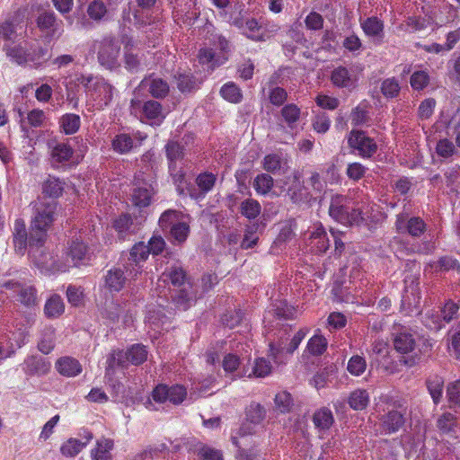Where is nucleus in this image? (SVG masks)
Listing matches in <instances>:
<instances>
[{
	"instance_id": "obj_45",
	"label": "nucleus",
	"mask_w": 460,
	"mask_h": 460,
	"mask_svg": "<svg viewBox=\"0 0 460 460\" xmlns=\"http://www.w3.org/2000/svg\"><path fill=\"white\" fill-rule=\"evenodd\" d=\"M152 199L151 190L148 188H136L132 193V203L138 208H146L150 205Z\"/></svg>"
},
{
	"instance_id": "obj_41",
	"label": "nucleus",
	"mask_w": 460,
	"mask_h": 460,
	"mask_svg": "<svg viewBox=\"0 0 460 460\" xmlns=\"http://www.w3.org/2000/svg\"><path fill=\"white\" fill-rule=\"evenodd\" d=\"M245 36L256 42L265 41L267 37L263 32H261V26L259 24V22L255 18H251L246 20L245 22Z\"/></svg>"
},
{
	"instance_id": "obj_33",
	"label": "nucleus",
	"mask_w": 460,
	"mask_h": 460,
	"mask_svg": "<svg viewBox=\"0 0 460 460\" xmlns=\"http://www.w3.org/2000/svg\"><path fill=\"white\" fill-rule=\"evenodd\" d=\"M220 95L224 100L231 103H240L243 101V93L240 87L234 82H227L222 85Z\"/></svg>"
},
{
	"instance_id": "obj_58",
	"label": "nucleus",
	"mask_w": 460,
	"mask_h": 460,
	"mask_svg": "<svg viewBox=\"0 0 460 460\" xmlns=\"http://www.w3.org/2000/svg\"><path fill=\"white\" fill-rule=\"evenodd\" d=\"M313 128L317 133H326L331 126V119L325 112L316 114L313 119Z\"/></svg>"
},
{
	"instance_id": "obj_14",
	"label": "nucleus",
	"mask_w": 460,
	"mask_h": 460,
	"mask_svg": "<svg viewBox=\"0 0 460 460\" xmlns=\"http://www.w3.org/2000/svg\"><path fill=\"white\" fill-rule=\"evenodd\" d=\"M306 332L303 330H299L291 339L288 345L286 346L282 340L279 341L277 343L271 342L270 343V356L274 359H277L279 355L283 353L293 354L294 351L298 348L301 341L305 339Z\"/></svg>"
},
{
	"instance_id": "obj_42",
	"label": "nucleus",
	"mask_w": 460,
	"mask_h": 460,
	"mask_svg": "<svg viewBox=\"0 0 460 460\" xmlns=\"http://www.w3.org/2000/svg\"><path fill=\"white\" fill-rule=\"evenodd\" d=\"M261 211V204L253 199H246L240 205L242 216L248 219H255Z\"/></svg>"
},
{
	"instance_id": "obj_15",
	"label": "nucleus",
	"mask_w": 460,
	"mask_h": 460,
	"mask_svg": "<svg viewBox=\"0 0 460 460\" xmlns=\"http://www.w3.org/2000/svg\"><path fill=\"white\" fill-rule=\"evenodd\" d=\"M347 203L348 198L346 196L336 194L332 197L329 207L330 217L342 225H347L349 220V207Z\"/></svg>"
},
{
	"instance_id": "obj_39",
	"label": "nucleus",
	"mask_w": 460,
	"mask_h": 460,
	"mask_svg": "<svg viewBox=\"0 0 460 460\" xmlns=\"http://www.w3.org/2000/svg\"><path fill=\"white\" fill-rule=\"evenodd\" d=\"M457 426L458 421L456 417L450 412H444L437 420V427L443 434L455 433Z\"/></svg>"
},
{
	"instance_id": "obj_32",
	"label": "nucleus",
	"mask_w": 460,
	"mask_h": 460,
	"mask_svg": "<svg viewBox=\"0 0 460 460\" xmlns=\"http://www.w3.org/2000/svg\"><path fill=\"white\" fill-rule=\"evenodd\" d=\"M217 180V174L210 172H203L197 175L195 182L202 197L214 189Z\"/></svg>"
},
{
	"instance_id": "obj_64",
	"label": "nucleus",
	"mask_w": 460,
	"mask_h": 460,
	"mask_svg": "<svg viewBox=\"0 0 460 460\" xmlns=\"http://www.w3.org/2000/svg\"><path fill=\"white\" fill-rule=\"evenodd\" d=\"M296 313V309L293 306L288 305L286 301H280L275 308V314L279 319H294Z\"/></svg>"
},
{
	"instance_id": "obj_28",
	"label": "nucleus",
	"mask_w": 460,
	"mask_h": 460,
	"mask_svg": "<svg viewBox=\"0 0 460 460\" xmlns=\"http://www.w3.org/2000/svg\"><path fill=\"white\" fill-rule=\"evenodd\" d=\"M65 311L63 299L58 295H52L45 303L44 314L49 319L59 317Z\"/></svg>"
},
{
	"instance_id": "obj_51",
	"label": "nucleus",
	"mask_w": 460,
	"mask_h": 460,
	"mask_svg": "<svg viewBox=\"0 0 460 460\" xmlns=\"http://www.w3.org/2000/svg\"><path fill=\"white\" fill-rule=\"evenodd\" d=\"M327 348V341L323 336L314 335L307 342L306 349L310 354L320 356Z\"/></svg>"
},
{
	"instance_id": "obj_5",
	"label": "nucleus",
	"mask_w": 460,
	"mask_h": 460,
	"mask_svg": "<svg viewBox=\"0 0 460 460\" xmlns=\"http://www.w3.org/2000/svg\"><path fill=\"white\" fill-rule=\"evenodd\" d=\"M115 270L110 269L103 276L99 285L98 294L96 296V304L102 314H106L110 317L111 310L115 305Z\"/></svg>"
},
{
	"instance_id": "obj_13",
	"label": "nucleus",
	"mask_w": 460,
	"mask_h": 460,
	"mask_svg": "<svg viewBox=\"0 0 460 460\" xmlns=\"http://www.w3.org/2000/svg\"><path fill=\"white\" fill-rule=\"evenodd\" d=\"M13 244L18 255L23 256L26 251L29 252V233L22 218H17L13 223Z\"/></svg>"
},
{
	"instance_id": "obj_22",
	"label": "nucleus",
	"mask_w": 460,
	"mask_h": 460,
	"mask_svg": "<svg viewBox=\"0 0 460 460\" xmlns=\"http://www.w3.org/2000/svg\"><path fill=\"white\" fill-rule=\"evenodd\" d=\"M172 301L176 307L183 311L192 306L197 301V294L193 288V284L181 288L173 296Z\"/></svg>"
},
{
	"instance_id": "obj_59",
	"label": "nucleus",
	"mask_w": 460,
	"mask_h": 460,
	"mask_svg": "<svg viewBox=\"0 0 460 460\" xmlns=\"http://www.w3.org/2000/svg\"><path fill=\"white\" fill-rule=\"evenodd\" d=\"M323 17L322 14L312 11L310 12L305 19V24L307 30L310 31H320L323 28Z\"/></svg>"
},
{
	"instance_id": "obj_29",
	"label": "nucleus",
	"mask_w": 460,
	"mask_h": 460,
	"mask_svg": "<svg viewBox=\"0 0 460 460\" xmlns=\"http://www.w3.org/2000/svg\"><path fill=\"white\" fill-rule=\"evenodd\" d=\"M55 347V328L51 325L45 326L40 333L38 349L43 354H49Z\"/></svg>"
},
{
	"instance_id": "obj_9",
	"label": "nucleus",
	"mask_w": 460,
	"mask_h": 460,
	"mask_svg": "<svg viewBox=\"0 0 460 460\" xmlns=\"http://www.w3.org/2000/svg\"><path fill=\"white\" fill-rule=\"evenodd\" d=\"M404 290L402 296V305L409 310L418 308L421 300L419 277L407 275L403 280Z\"/></svg>"
},
{
	"instance_id": "obj_25",
	"label": "nucleus",
	"mask_w": 460,
	"mask_h": 460,
	"mask_svg": "<svg viewBox=\"0 0 460 460\" xmlns=\"http://www.w3.org/2000/svg\"><path fill=\"white\" fill-rule=\"evenodd\" d=\"M65 182L59 178L49 175L42 183V194L51 199L59 198L64 191Z\"/></svg>"
},
{
	"instance_id": "obj_55",
	"label": "nucleus",
	"mask_w": 460,
	"mask_h": 460,
	"mask_svg": "<svg viewBox=\"0 0 460 460\" xmlns=\"http://www.w3.org/2000/svg\"><path fill=\"white\" fill-rule=\"evenodd\" d=\"M107 13L106 5L102 1L94 0L88 5L87 13L89 17L95 21L102 20Z\"/></svg>"
},
{
	"instance_id": "obj_16",
	"label": "nucleus",
	"mask_w": 460,
	"mask_h": 460,
	"mask_svg": "<svg viewBox=\"0 0 460 460\" xmlns=\"http://www.w3.org/2000/svg\"><path fill=\"white\" fill-rule=\"evenodd\" d=\"M67 256L75 267L85 265L91 260L88 245L79 239L71 241Z\"/></svg>"
},
{
	"instance_id": "obj_48",
	"label": "nucleus",
	"mask_w": 460,
	"mask_h": 460,
	"mask_svg": "<svg viewBox=\"0 0 460 460\" xmlns=\"http://www.w3.org/2000/svg\"><path fill=\"white\" fill-rule=\"evenodd\" d=\"M258 227V224H252L246 226L244 236L241 243L242 249H251L257 244L259 240V236L257 235Z\"/></svg>"
},
{
	"instance_id": "obj_36",
	"label": "nucleus",
	"mask_w": 460,
	"mask_h": 460,
	"mask_svg": "<svg viewBox=\"0 0 460 460\" xmlns=\"http://www.w3.org/2000/svg\"><path fill=\"white\" fill-rule=\"evenodd\" d=\"M59 124L66 135H73L79 130L81 119L75 113H66L60 118Z\"/></svg>"
},
{
	"instance_id": "obj_19",
	"label": "nucleus",
	"mask_w": 460,
	"mask_h": 460,
	"mask_svg": "<svg viewBox=\"0 0 460 460\" xmlns=\"http://www.w3.org/2000/svg\"><path fill=\"white\" fill-rule=\"evenodd\" d=\"M57 371L64 376L74 377L81 374L83 368L80 362L72 357H61L56 362Z\"/></svg>"
},
{
	"instance_id": "obj_27",
	"label": "nucleus",
	"mask_w": 460,
	"mask_h": 460,
	"mask_svg": "<svg viewBox=\"0 0 460 460\" xmlns=\"http://www.w3.org/2000/svg\"><path fill=\"white\" fill-rule=\"evenodd\" d=\"M164 149L169 170H175L176 162L183 158V146L177 141L170 140L165 145Z\"/></svg>"
},
{
	"instance_id": "obj_60",
	"label": "nucleus",
	"mask_w": 460,
	"mask_h": 460,
	"mask_svg": "<svg viewBox=\"0 0 460 460\" xmlns=\"http://www.w3.org/2000/svg\"><path fill=\"white\" fill-rule=\"evenodd\" d=\"M243 318V312L242 310H234L226 313L222 318V323L230 329L239 325Z\"/></svg>"
},
{
	"instance_id": "obj_63",
	"label": "nucleus",
	"mask_w": 460,
	"mask_h": 460,
	"mask_svg": "<svg viewBox=\"0 0 460 460\" xmlns=\"http://www.w3.org/2000/svg\"><path fill=\"white\" fill-rule=\"evenodd\" d=\"M436 152L440 157L448 158L455 154L456 146L454 143L447 138L440 139L437 144Z\"/></svg>"
},
{
	"instance_id": "obj_20",
	"label": "nucleus",
	"mask_w": 460,
	"mask_h": 460,
	"mask_svg": "<svg viewBox=\"0 0 460 460\" xmlns=\"http://www.w3.org/2000/svg\"><path fill=\"white\" fill-rule=\"evenodd\" d=\"M146 137V134L139 131L134 134V137L128 134L117 135V152L121 154L128 153L134 147L141 146Z\"/></svg>"
},
{
	"instance_id": "obj_1",
	"label": "nucleus",
	"mask_w": 460,
	"mask_h": 460,
	"mask_svg": "<svg viewBox=\"0 0 460 460\" xmlns=\"http://www.w3.org/2000/svg\"><path fill=\"white\" fill-rule=\"evenodd\" d=\"M58 202L40 201L33 207V216L29 228V256L44 247L48 238V231L56 219Z\"/></svg>"
},
{
	"instance_id": "obj_10",
	"label": "nucleus",
	"mask_w": 460,
	"mask_h": 460,
	"mask_svg": "<svg viewBox=\"0 0 460 460\" xmlns=\"http://www.w3.org/2000/svg\"><path fill=\"white\" fill-rule=\"evenodd\" d=\"M148 351L142 344H133L126 351L117 352V364L128 363L134 366L142 365L147 359Z\"/></svg>"
},
{
	"instance_id": "obj_3",
	"label": "nucleus",
	"mask_w": 460,
	"mask_h": 460,
	"mask_svg": "<svg viewBox=\"0 0 460 460\" xmlns=\"http://www.w3.org/2000/svg\"><path fill=\"white\" fill-rule=\"evenodd\" d=\"M150 254L147 245L139 242L131 248L128 263L123 265L125 271L117 270V291L124 287L126 280H132L141 272V263L145 262Z\"/></svg>"
},
{
	"instance_id": "obj_26",
	"label": "nucleus",
	"mask_w": 460,
	"mask_h": 460,
	"mask_svg": "<svg viewBox=\"0 0 460 460\" xmlns=\"http://www.w3.org/2000/svg\"><path fill=\"white\" fill-rule=\"evenodd\" d=\"M137 231L133 225L132 217L128 214H123L117 218V238L126 240Z\"/></svg>"
},
{
	"instance_id": "obj_54",
	"label": "nucleus",
	"mask_w": 460,
	"mask_h": 460,
	"mask_svg": "<svg viewBox=\"0 0 460 460\" xmlns=\"http://www.w3.org/2000/svg\"><path fill=\"white\" fill-rule=\"evenodd\" d=\"M429 83V75L428 72L420 70L415 71L410 79L411 86L415 91L423 90Z\"/></svg>"
},
{
	"instance_id": "obj_61",
	"label": "nucleus",
	"mask_w": 460,
	"mask_h": 460,
	"mask_svg": "<svg viewBox=\"0 0 460 460\" xmlns=\"http://www.w3.org/2000/svg\"><path fill=\"white\" fill-rule=\"evenodd\" d=\"M281 168V157L278 154H269L263 158V169L269 172L276 173Z\"/></svg>"
},
{
	"instance_id": "obj_2",
	"label": "nucleus",
	"mask_w": 460,
	"mask_h": 460,
	"mask_svg": "<svg viewBox=\"0 0 460 460\" xmlns=\"http://www.w3.org/2000/svg\"><path fill=\"white\" fill-rule=\"evenodd\" d=\"M379 413V429L384 435H392L402 429L406 423V408L389 395H381L376 403Z\"/></svg>"
},
{
	"instance_id": "obj_4",
	"label": "nucleus",
	"mask_w": 460,
	"mask_h": 460,
	"mask_svg": "<svg viewBox=\"0 0 460 460\" xmlns=\"http://www.w3.org/2000/svg\"><path fill=\"white\" fill-rule=\"evenodd\" d=\"M6 56L13 63L19 66H27L35 69L40 68L48 60L46 58L48 49L42 46L33 48L32 46L29 49H25L22 45H16L9 47L6 49Z\"/></svg>"
},
{
	"instance_id": "obj_50",
	"label": "nucleus",
	"mask_w": 460,
	"mask_h": 460,
	"mask_svg": "<svg viewBox=\"0 0 460 460\" xmlns=\"http://www.w3.org/2000/svg\"><path fill=\"white\" fill-rule=\"evenodd\" d=\"M253 187L257 193L265 195L273 187V178L267 173L258 174L254 179Z\"/></svg>"
},
{
	"instance_id": "obj_8",
	"label": "nucleus",
	"mask_w": 460,
	"mask_h": 460,
	"mask_svg": "<svg viewBox=\"0 0 460 460\" xmlns=\"http://www.w3.org/2000/svg\"><path fill=\"white\" fill-rule=\"evenodd\" d=\"M348 144L350 148L357 150L358 155L363 158L371 157L377 150L376 141L361 130H351Z\"/></svg>"
},
{
	"instance_id": "obj_47",
	"label": "nucleus",
	"mask_w": 460,
	"mask_h": 460,
	"mask_svg": "<svg viewBox=\"0 0 460 460\" xmlns=\"http://www.w3.org/2000/svg\"><path fill=\"white\" fill-rule=\"evenodd\" d=\"M85 446L86 443H83L79 439L69 438L62 444L60 451L63 456L73 457L78 455Z\"/></svg>"
},
{
	"instance_id": "obj_21",
	"label": "nucleus",
	"mask_w": 460,
	"mask_h": 460,
	"mask_svg": "<svg viewBox=\"0 0 460 460\" xmlns=\"http://www.w3.org/2000/svg\"><path fill=\"white\" fill-rule=\"evenodd\" d=\"M393 336L394 348L398 353L408 354L415 349L416 341L411 332L402 331L394 333Z\"/></svg>"
},
{
	"instance_id": "obj_49",
	"label": "nucleus",
	"mask_w": 460,
	"mask_h": 460,
	"mask_svg": "<svg viewBox=\"0 0 460 460\" xmlns=\"http://www.w3.org/2000/svg\"><path fill=\"white\" fill-rule=\"evenodd\" d=\"M367 369V361L365 358L359 355L352 356L347 365V370L354 376H361Z\"/></svg>"
},
{
	"instance_id": "obj_57",
	"label": "nucleus",
	"mask_w": 460,
	"mask_h": 460,
	"mask_svg": "<svg viewBox=\"0 0 460 460\" xmlns=\"http://www.w3.org/2000/svg\"><path fill=\"white\" fill-rule=\"evenodd\" d=\"M288 99L287 91L279 86H274L269 91V101L274 106H282Z\"/></svg>"
},
{
	"instance_id": "obj_12",
	"label": "nucleus",
	"mask_w": 460,
	"mask_h": 460,
	"mask_svg": "<svg viewBox=\"0 0 460 460\" xmlns=\"http://www.w3.org/2000/svg\"><path fill=\"white\" fill-rule=\"evenodd\" d=\"M360 28L364 34L375 44H381L385 38V23L377 16H370L360 20Z\"/></svg>"
},
{
	"instance_id": "obj_52",
	"label": "nucleus",
	"mask_w": 460,
	"mask_h": 460,
	"mask_svg": "<svg viewBox=\"0 0 460 460\" xmlns=\"http://www.w3.org/2000/svg\"><path fill=\"white\" fill-rule=\"evenodd\" d=\"M18 300L23 305L33 306L37 301V291L31 286H22L18 293Z\"/></svg>"
},
{
	"instance_id": "obj_24",
	"label": "nucleus",
	"mask_w": 460,
	"mask_h": 460,
	"mask_svg": "<svg viewBox=\"0 0 460 460\" xmlns=\"http://www.w3.org/2000/svg\"><path fill=\"white\" fill-rule=\"evenodd\" d=\"M332 83L339 88H349L354 86L355 80L352 77L349 69L345 66H340L334 68L331 75Z\"/></svg>"
},
{
	"instance_id": "obj_11",
	"label": "nucleus",
	"mask_w": 460,
	"mask_h": 460,
	"mask_svg": "<svg viewBox=\"0 0 460 460\" xmlns=\"http://www.w3.org/2000/svg\"><path fill=\"white\" fill-rule=\"evenodd\" d=\"M100 64L107 69L115 67V43L112 36L105 37L95 45Z\"/></svg>"
},
{
	"instance_id": "obj_38",
	"label": "nucleus",
	"mask_w": 460,
	"mask_h": 460,
	"mask_svg": "<svg viewBox=\"0 0 460 460\" xmlns=\"http://www.w3.org/2000/svg\"><path fill=\"white\" fill-rule=\"evenodd\" d=\"M190 232V225L186 222H176L170 227V234L174 244L183 243L187 240Z\"/></svg>"
},
{
	"instance_id": "obj_34",
	"label": "nucleus",
	"mask_w": 460,
	"mask_h": 460,
	"mask_svg": "<svg viewBox=\"0 0 460 460\" xmlns=\"http://www.w3.org/2000/svg\"><path fill=\"white\" fill-rule=\"evenodd\" d=\"M313 422L317 429H329L334 422L332 411L326 407L317 410L314 413Z\"/></svg>"
},
{
	"instance_id": "obj_6",
	"label": "nucleus",
	"mask_w": 460,
	"mask_h": 460,
	"mask_svg": "<svg viewBox=\"0 0 460 460\" xmlns=\"http://www.w3.org/2000/svg\"><path fill=\"white\" fill-rule=\"evenodd\" d=\"M394 227L400 234H408L413 238H420L427 230V224L420 217H409L407 213L402 212L396 215Z\"/></svg>"
},
{
	"instance_id": "obj_43",
	"label": "nucleus",
	"mask_w": 460,
	"mask_h": 460,
	"mask_svg": "<svg viewBox=\"0 0 460 460\" xmlns=\"http://www.w3.org/2000/svg\"><path fill=\"white\" fill-rule=\"evenodd\" d=\"M74 154L73 148L66 143L57 144L51 151L54 162L61 164L70 160Z\"/></svg>"
},
{
	"instance_id": "obj_35",
	"label": "nucleus",
	"mask_w": 460,
	"mask_h": 460,
	"mask_svg": "<svg viewBox=\"0 0 460 460\" xmlns=\"http://www.w3.org/2000/svg\"><path fill=\"white\" fill-rule=\"evenodd\" d=\"M280 114L288 127L293 129L300 119L301 110L296 104L288 103L282 107Z\"/></svg>"
},
{
	"instance_id": "obj_7",
	"label": "nucleus",
	"mask_w": 460,
	"mask_h": 460,
	"mask_svg": "<svg viewBox=\"0 0 460 460\" xmlns=\"http://www.w3.org/2000/svg\"><path fill=\"white\" fill-rule=\"evenodd\" d=\"M187 397V389L181 385L169 386L164 384L157 385L152 391L151 398L158 403L170 402L174 405L181 404Z\"/></svg>"
},
{
	"instance_id": "obj_17",
	"label": "nucleus",
	"mask_w": 460,
	"mask_h": 460,
	"mask_svg": "<svg viewBox=\"0 0 460 460\" xmlns=\"http://www.w3.org/2000/svg\"><path fill=\"white\" fill-rule=\"evenodd\" d=\"M163 276L174 288H181L192 284L191 278L181 266H171L164 272Z\"/></svg>"
},
{
	"instance_id": "obj_37",
	"label": "nucleus",
	"mask_w": 460,
	"mask_h": 460,
	"mask_svg": "<svg viewBox=\"0 0 460 460\" xmlns=\"http://www.w3.org/2000/svg\"><path fill=\"white\" fill-rule=\"evenodd\" d=\"M427 387L435 404L440 402L443 394L444 379L443 377L434 375L427 379Z\"/></svg>"
},
{
	"instance_id": "obj_44",
	"label": "nucleus",
	"mask_w": 460,
	"mask_h": 460,
	"mask_svg": "<svg viewBox=\"0 0 460 460\" xmlns=\"http://www.w3.org/2000/svg\"><path fill=\"white\" fill-rule=\"evenodd\" d=\"M113 447V441L103 439L97 442L96 447L92 455L94 460H111V450Z\"/></svg>"
},
{
	"instance_id": "obj_62",
	"label": "nucleus",
	"mask_w": 460,
	"mask_h": 460,
	"mask_svg": "<svg viewBox=\"0 0 460 460\" xmlns=\"http://www.w3.org/2000/svg\"><path fill=\"white\" fill-rule=\"evenodd\" d=\"M459 309L460 300L455 302L449 299L445 303L444 307L441 310V315L447 323H449L456 317Z\"/></svg>"
},
{
	"instance_id": "obj_31",
	"label": "nucleus",
	"mask_w": 460,
	"mask_h": 460,
	"mask_svg": "<svg viewBox=\"0 0 460 460\" xmlns=\"http://www.w3.org/2000/svg\"><path fill=\"white\" fill-rule=\"evenodd\" d=\"M369 394L365 389H356L350 393L348 399L349 407L354 411L365 410L369 404Z\"/></svg>"
},
{
	"instance_id": "obj_46",
	"label": "nucleus",
	"mask_w": 460,
	"mask_h": 460,
	"mask_svg": "<svg viewBox=\"0 0 460 460\" xmlns=\"http://www.w3.org/2000/svg\"><path fill=\"white\" fill-rule=\"evenodd\" d=\"M247 421L252 424L261 423L266 415V411L263 406L257 402H252L245 410Z\"/></svg>"
},
{
	"instance_id": "obj_18",
	"label": "nucleus",
	"mask_w": 460,
	"mask_h": 460,
	"mask_svg": "<svg viewBox=\"0 0 460 460\" xmlns=\"http://www.w3.org/2000/svg\"><path fill=\"white\" fill-rule=\"evenodd\" d=\"M37 26L41 31H46L51 36L58 35L62 21L58 22L56 14L53 12H43L39 14L36 20Z\"/></svg>"
},
{
	"instance_id": "obj_30",
	"label": "nucleus",
	"mask_w": 460,
	"mask_h": 460,
	"mask_svg": "<svg viewBox=\"0 0 460 460\" xmlns=\"http://www.w3.org/2000/svg\"><path fill=\"white\" fill-rule=\"evenodd\" d=\"M163 107L157 101H147L144 102L142 107V112L146 119L148 120H155V124H160L164 119L162 115ZM154 124V122H152Z\"/></svg>"
},
{
	"instance_id": "obj_40",
	"label": "nucleus",
	"mask_w": 460,
	"mask_h": 460,
	"mask_svg": "<svg viewBox=\"0 0 460 460\" xmlns=\"http://www.w3.org/2000/svg\"><path fill=\"white\" fill-rule=\"evenodd\" d=\"M178 90L182 93H190L198 88L195 76L191 74L179 73L175 75Z\"/></svg>"
},
{
	"instance_id": "obj_53",
	"label": "nucleus",
	"mask_w": 460,
	"mask_h": 460,
	"mask_svg": "<svg viewBox=\"0 0 460 460\" xmlns=\"http://www.w3.org/2000/svg\"><path fill=\"white\" fill-rule=\"evenodd\" d=\"M401 90V86L396 78L391 77L385 79L381 84V93L385 98L396 97Z\"/></svg>"
},
{
	"instance_id": "obj_23",
	"label": "nucleus",
	"mask_w": 460,
	"mask_h": 460,
	"mask_svg": "<svg viewBox=\"0 0 460 460\" xmlns=\"http://www.w3.org/2000/svg\"><path fill=\"white\" fill-rule=\"evenodd\" d=\"M140 85L145 88L147 87L150 94L157 99L164 98L169 93L167 82L161 78H145L142 80Z\"/></svg>"
},
{
	"instance_id": "obj_56",
	"label": "nucleus",
	"mask_w": 460,
	"mask_h": 460,
	"mask_svg": "<svg viewBox=\"0 0 460 460\" xmlns=\"http://www.w3.org/2000/svg\"><path fill=\"white\" fill-rule=\"evenodd\" d=\"M271 370L270 362L264 358H259L254 362L252 375L256 377H265L271 373Z\"/></svg>"
}]
</instances>
